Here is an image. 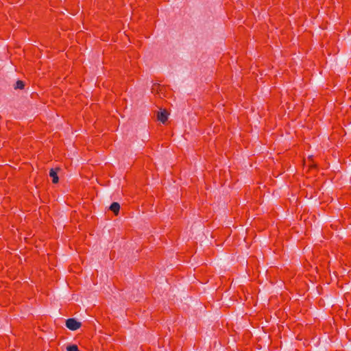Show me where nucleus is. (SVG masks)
<instances>
[{
  "label": "nucleus",
  "mask_w": 351,
  "mask_h": 351,
  "mask_svg": "<svg viewBox=\"0 0 351 351\" xmlns=\"http://www.w3.org/2000/svg\"><path fill=\"white\" fill-rule=\"evenodd\" d=\"M60 169L57 168L56 169H51L49 171V176L51 178H52V182L54 184H56L58 182L59 178L58 176V171H59Z\"/></svg>",
  "instance_id": "obj_3"
},
{
  "label": "nucleus",
  "mask_w": 351,
  "mask_h": 351,
  "mask_svg": "<svg viewBox=\"0 0 351 351\" xmlns=\"http://www.w3.org/2000/svg\"><path fill=\"white\" fill-rule=\"evenodd\" d=\"M168 115H169V114H168L167 111L165 110H161L158 112L157 119L158 121H160L162 123H165L167 121Z\"/></svg>",
  "instance_id": "obj_2"
},
{
  "label": "nucleus",
  "mask_w": 351,
  "mask_h": 351,
  "mask_svg": "<svg viewBox=\"0 0 351 351\" xmlns=\"http://www.w3.org/2000/svg\"><path fill=\"white\" fill-rule=\"evenodd\" d=\"M66 326L71 330H76L81 327L82 324L74 318H69L66 321Z\"/></svg>",
  "instance_id": "obj_1"
},
{
  "label": "nucleus",
  "mask_w": 351,
  "mask_h": 351,
  "mask_svg": "<svg viewBox=\"0 0 351 351\" xmlns=\"http://www.w3.org/2000/svg\"><path fill=\"white\" fill-rule=\"evenodd\" d=\"M110 210L113 212L115 215H117L120 210L119 204L117 202H113L110 206Z\"/></svg>",
  "instance_id": "obj_4"
},
{
  "label": "nucleus",
  "mask_w": 351,
  "mask_h": 351,
  "mask_svg": "<svg viewBox=\"0 0 351 351\" xmlns=\"http://www.w3.org/2000/svg\"><path fill=\"white\" fill-rule=\"evenodd\" d=\"M67 351H79L78 348L76 345H71L66 347Z\"/></svg>",
  "instance_id": "obj_5"
},
{
  "label": "nucleus",
  "mask_w": 351,
  "mask_h": 351,
  "mask_svg": "<svg viewBox=\"0 0 351 351\" xmlns=\"http://www.w3.org/2000/svg\"><path fill=\"white\" fill-rule=\"evenodd\" d=\"M24 87V83L23 81L18 80L16 83L15 88L22 89Z\"/></svg>",
  "instance_id": "obj_6"
}]
</instances>
